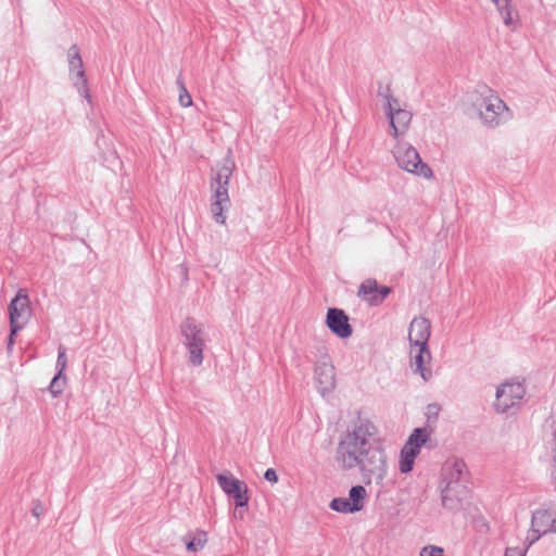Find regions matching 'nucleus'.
Masks as SVG:
<instances>
[{"mask_svg":"<svg viewBox=\"0 0 556 556\" xmlns=\"http://www.w3.org/2000/svg\"><path fill=\"white\" fill-rule=\"evenodd\" d=\"M66 383V376L65 374L56 372V375L52 378L50 382V392L53 395V397L59 396L65 387Z\"/></svg>","mask_w":556,"mask_h":556,"instance_id":"obj_23","label":"nucleus"},{"mask_svg":"<svg viewBox=\"0 0 556 556\" xmlns=\"http://www.w3.org/2000/svg\"><path fill=\"white\" fill-rule=\"evenodd\" d=\"M378 291V283L375 279L368 278L362 285L358 289V296H361L363 300L367 301L369 303V299L372 295L377 294Z\"/></svg>","mask_w":556,"mask_h":556,"instance_id":"obj_22","label":"nucleus"},{"mask_svg":"<svg viewBox=\"0 0 556 556\" xmlns=\"http://www.w3.org/2000/svg\"><path fill=\"white\" fill-rule=\"evenodd\" d=\"M552 478H553L554 490L556 491V458H554Z\"/></svg>","mask_w":556,"mask_h":556,"instance_id":"obj_35","label":"nucleus"},{"mask_svg":"<svg viewBox=\"0 0 556 556\" xmlns=\"http://www.w3.org/2000/svg\"><path fill=\"white\" fill-rule=\"evenodd\" d=\"M391 288L387 286H378L377 294L372 295L369 299L370 305H378L384 301V299L391 293Z\"/></svg>","mask_w":556,"mask_h":556,"instance_id":"obj_28","label":"nucleus"},{"mask_svg":"<svg viewBox=\"0 0 556 556\" xmlns=\"http://www.w3.org/2000/svg\"><path fill=\"white\" fill-rule=\"evenodd\" d=\"M376 427L369 420H361L341 437L336 460L342 470L359 468L364 482L382 483L387 475V456L375 440Z\"/></svg>","mask_w":556,"mask_h":556,"instance_id":"obj_1","label":"nucleus"},{"mask_svg":"<svg viewBox=\"0 0 556 556\" xmlns=\"http://www.w3.org/2000/svg\"><path fill=\"white\" fill-rule=\"evenodd\" d=\"M431 334V323L429 319L419 316L415 317L409 325L408 340L410 348L428 346Z\"/></svg>","mask_w":556,"mask_h":556,"instance_id":"obj_11","label":"nucleus"},{"mask_svg":"<svg viewBox=\"0 0 556 556\" xmlns=\"http://www.w3.org/2000/svg\"><path fill=\"white\" fill-rule=\"evenodd\" d=\"M176 84L179 88V103L184 108H188L192 104V98L188 92L186 85L181 78V75L177 77Z\"/></svg>","mask_w":556,"mask_h":556,"instance_id":"obj_25","label":"nucleus"},{"mask_svg":"<svg viewBox=\"0 0 556 556\" xmlns=\"http://www.w3.org/2000/svg\"><path fill=\"white\" fill-rule=\"evenodd\" d=\"M14 336L12 334V330L10 331L9 341H8V348L10 349L14 344Z\"/></svg>","mask_w":556,"mask_h":556,"instance_id":"obj_36","label":"nucleus"},{"mask_svg":"<svg viewBox=\"0 0 556 556\" xmlns=\"http://www.w3.org/2000/svg\"><path fill=\"white\" fill-rule=\"evenodd\" d=\"M387 99V115L390 114V108H400L397 99L392 97L391 94H386Z\"/></svg>","mask_w":556,"mask_h":556,"instance_id":"obj_32","label":"nucleus"},{"mask_svg":"<svg viewBox=\"0 0 556 556\" xmlns=\"http://www.w3.org/2000/svg\"><path fill=\"white\" fill-rule=\"evenodd\" d=\"M415 458H416L415 456H412L410 454H407L403 450H401L400 463H399L400 471L402 473L410 472L414 467Z\"/></svg>","mask_w":556,"mask_h":556,"instance_id":"obj_26","label":"nucleus"},{"mask_svg":"<svg viewBox=\"0 0 556 556\" xmlns=\"http://www.w3.org/2000/svg\"><path fill=\"white\" fill-rule=\"evenodd\" d=\"M393 155L402 169L426 179L432 178V169L421 161L418 151L410 144L399 142L393 149Z\"/></svg>","mask_w":556,"mask_h":556,"instance_id":"obj_4","label":"nucleus"},{"mask_svg":"<svg viewBox=\"0 0 556 556\" xmlns=\"http://www.w3.org/2000/svg\"><path fill=\"white\" fill-rule=\"evenodd\" d=\"M330 508L343 513V514H352L355 513L350 504V500L345 497H336L330 502Z\"/></svg>","mask_w":556,"mask_h":556,"instance_id":"obj_24","label":"nucleus"},{"mask_svg":"<svg viewBox=\"0 0 556 556\" xmlns=\"http://www.w3.org/2000/svg\"><path fill=\"white\" fill-rule=\"evenodd\" d=\"M327 327L339 338L346 339L351 337L353 330L349 323V316L343 309L331 307L328 308L326 316Z\"/></svg>","mask_w":556,"mask_h":556,"instance_id":"obj_10","label":"nucleus"},{"mask_svg":"<svg viewBox=\"0 0 556 556\" xmlns=\"http://www.w3.org/2000/svg\"><path fill=\"white\" fill-rule=\"evenodd\" d=\"M413 114L401 108H390V126L393 130L392 135L396 138L400 134H404L410 124Z\"/></svg>","mask_w":556,"mask_h":556,"instance_id":"obj_15","label":"nucleus"},{"mask_svg":"<svg viewBox=\"0 0 556 556\" xmlns=\"http://www.w3.org/2000/svg\"><path fill=\"white\" fill-rule=\"evenodd\" d=\"M264 478L271 482V483H276L278 481V476H277V472L275 469L273 468H268L265 473H264Z\"/></svg>","mask_w":556,"mask_h":556,"instance_id":"obj_33","label":"nucleus"},{"mask_svg":"<svg viewBox=\"0 0 556 556\" xmlns=\"http://www.w3.org/2000/svg\"><path fill=\"white\" fill-rule=\"evenodd\" d=\"M431 361V353L428 346L410 348V367L415 374H419L424 381L432 378V370L426 366Z\"/></svg>","mask_w":556,"mask_h":556,"instance_id":"obj_12","label":"nucleus"},{"mask_svg":"<svg viewBox=\"0 0 556 556\" xmlns=\"http://www.w3.org/2000/svg\"><path fill=\"white\" fill-rule=\"evenodd\" d=\"M235 168V161L230 156L223 160V163L217 167L216 174L211 179L212 192L218 190L228 193L229 180Z\"/></svg>","mask_w":556,"mask_h":556,"instance_id":"obj_14","label":"nucleus"},{"mask_svg":"<svg viewBox=\"0 0 556 556\" xmlns=\"http://www.w3.org/2000/svg\"><path fill=\"white\" fill-rule=\"evenodd\" d=\"M213 193V201L211 203V213L214 220L220 225L226 224V215L224 212L230 206L229 194L224 191L215 190Z\"/></svg>","mask_w":556,"mask_h":556,"instance_id":"obj_16","label":"nucleus"},{"mask_svg":"<svg viewBox=\"0 0 556 556\" xmlns=\"http://www.w3.org/2000/svg\"><path fill=\"white\" fill-rule=\"evenodd\" d=\"M56 369L58 372L64 374L67 366V357H66V348L64 345H59L58 348V358H56Z\"/></svg>","mask_w":556,"mask_h":556,"instance_id":"obj_29","label":"nucleus"},{"mask_svg":"<svg viewBox=\"0 0 556 556\" xmlns=\"http://www.w3.org/2000/svg\"><path fill=\"white\" fill-rule=\"evenodd\" d=\"M315 380L319 393L324 396L336 387L334 367L328 362H319L315 366Z\"/></svg>","mask_w":556,"mask_h":556,"instance_id":"obj_13","label":"nucleus"},{"mask_svg":"<svg viewBox=\"0 0 556 556\" xmlns=\"http://www.w3.org/2000/svg\"><path fill=\"white\" fill-rule=\"evenodd\" d=\"M547 533H556V514L549 509L534 510L531 518V528L526 539L528 547Z\"/></svg>","mask_w":556,"mask_h":556,"instance_id":"obj_7","label":"nucleus"},{"mask_svg":"<svg viewBox=\"0 0 556 556\" xmlns=\"http://www.w3.org/2000/svg\"><path fill=\"white\" fill-rule=\"evenodd\" d=\"M366 495L367 492L363 485L351 488L348 500H350V504L355 513L364 508Z\"/></svg>","mask_w":556,"mask_h":556,"instance_id":"obj_19","label":"nucleus"},{"mask_svg":"<svg viewBox=\"0 0 556 556\" xmlns=\"http://www.w3.org/2000/svg\"><path fill=\"white\" fill-rule=\"evenodd\" d=\"M216 480L220 489L229 496L233 491L241 485V480L233 477L232 473H218Z\"/></svg>","mask_w":556,"mask_h":556,"instance_id":"obj_20","label":"nucleus"},{"mask_svg":"<svg viewBox=\"0 0 556 556\" xmlns=\"http://www.w3.org/2000/svg\"><path fill=\"white\" fill-rule=\"evenodd\" d=\"M468 471L463 459H448L442 467L441 500L446 509L456 510L468 495Z\"/></svg>","mask_w":556,"mask_h":556,"instance_id":"obj_2","label":"nucleus"},{"mask_svg":"<svg viewBox=\"0 0 556 556\" xmlns=\"http://www.w3.org/2000/svg\"><path fill=\"white\" fill-rule=\"evenodd\" d=\"M12 334L22 330L31 317L30 300L25 289H20L9 305Z\"/></svg>","mask_w":556,"mask_h":556,"instance_id":"obj_6","label":"nucleus"},{"mask_svg":"<svg viewBox=\"0 0 556 556\" xmlns=\"http://www.w3.org/2000/svg\"><path fill=\"white\" fill-rule=\"evenodd\" d=\"M206 543V533H199L197 536L192 538L187 542V549L190 552H198L204 547Z\"/></svg>","mask_w":556,"mask_h":556,"instance_id":"obj_27","label":"nucleus"},{"mask_svg":"<svg viewBox=\"0 0 556 556\" xmlns=\"http://www.w3.org/2000/svg\"><path fill=\"white\" fill-rule=\"evenodd\" d=\"M67 56L70 71H76L74 85L76 86L78 92L89 100L90 94L88 90V81L84 71L83 59L80 56L79 48L77 45H73L70 47L67 51Z\"/></svg>","mask_w":556,"mask_h":556,"instance_id":"obj_9","label":"nucleus"},{"mask_svg":"<svg viewBox=\"0 0 556 556\" xmlns=\"http://www.w3.org/2000/svg\"><path fill=\"white\" fill-rule=\"evenodd\" d=\"M495 5L506 26L515 29L516 23L513 18V11L509 0H491Z\"/></svg>","mask_w":556,"mask_h":556,"instance_id":"obj_21","label":"nucleus"},{"mask_svg":"<svg viewBox=\"0 0 556 556\" xmlns=\"http://www.w3.org/2000/svg\"><path fill=\"white\" fill-rule=\"evenodd\" d=\"M229 496L233 497L235 500V513H233V516L236 518H240L242 519L243 518V514H244V508L248 506L249 504V490H248V485L245 484V482H241V485L238 486L233 493H231Z\"/></svg>","mask_w":556,"mask_h":556,"instance_id":"obj_18","label":"nucleus"},{"mask_svg":"<svg viewBox=\"0 0 556 556\" xmlns=\"http://www.w3.org/2000/svg\"><path fill=\"white\" fill-rule=\"evenodd\" d=\"M475 105L479 110V116L483 125L489 128H496L501 124L502 114L509 109L497 93L485 85L478 86Z\"/></svg>","mask_w":556,"mask_h":556,"instance_id":"obj_3","label":"nucleus"},{"mask_svg":"<svg viewBox=\"0 0 556 556\" xmlns=\"http://www.w3.org/2000/svg\"><path fill=\"white\" fill-rule=\"evenodd\" d=\"M428 440H429L428 430L426 428H416L413 430V432L408 437V440L406 441V443L402 447V450L405 453L417 457L418 454L420 453L421 446L425 445Z\"/></svg>","mask_w":556,"mask_h":556,"instance_id":"obj_17","label":"nucleus"},{"mask_svg":"<svg viewBox=\"0 0 556 556\" xmlns=\"http://www.w3.org/2000/svg\"><path fill=\"white\" fill-rule=\"evenodd\" d=\"M528 548V546L525 549L506 548L505 556H526Z\"/></svg>","mask_w":556,"mask_h":556,"instance_id":"obj_34","label":"nucleus"},{"mask_svg":"<svg viewBox=\"0 0 556 556\" xmlns=\"http://www.w3.org/2000/svg\"><path fill=\"white\" fill-rule=\"evenodd\" d=\"M180 331L189 352V362L193 366H200L203 363V350L205 346L202 327L197 324L194 318L188 317L180 325Z\"/></svg>","mask_w":556,"mask_h":556,"instance_id":"obj_5","label":"nucleus"},{"mask_svg":"<svg viewBox=\"0 0 556 556\" xmlns=\"http://www.w3.org/2000/svg\"><path fill=\"white\" fill-rule=\"evenodd\" d=\"M442 547L435 545H427L420 551V556H444Z\"/></svg>","mask_w":556,"mask_h":556,"instance_id":"obj_30","label":"nucleus"},{"mask_svg":"<svg viewBox=\"0 0 556 556\" xmlns=\"http://www.w3.org/2000/svg\"><path fill=\"white\" fill-rule=\"evenodd\" d=\"M526 394V389L520 382H505L496 390L495 410L501 414L520 404Z\"/></svg>","mask_w":556,"mask_h":556,"instance_id":"obj_8","label":"nucleus"},{"mask_svg":"<svg viewBox=\"0 0 556 556\" xmlns=\"http://www.w3.org/2000/svg\"><path fill=\"white\" fill-rule=\"evenodd\" d=\"M555 438H556V430H555V433H554Z\"/></svg>","mask_w":556,"mask_h":556,"instance_id":"obj_37","label":"nucleus"},{"mask_svg":"<svg viewBox=\"0 0 556 556\" xmlns=\"http://www.w3.org/2000/svg\"><path fill=\"white\" fill-rule=\"evenodd\" d=\"M45 513V507L40 501H36L31 508V514L34 517L39 518Z\"/></svg>","mask_w":556,"mask_h":556,"instance_id":"obj_31","label":"nucleus"}]
</instances>
